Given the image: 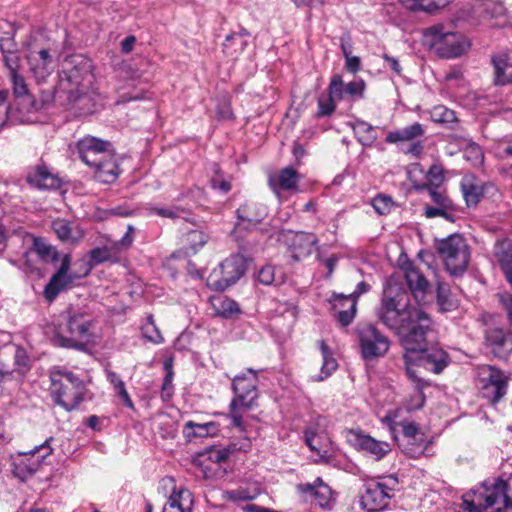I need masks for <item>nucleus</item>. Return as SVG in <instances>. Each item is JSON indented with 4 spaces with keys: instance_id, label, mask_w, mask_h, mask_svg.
I'll return each mask as SVG.
<instances>
[{
    "instance_id": "obj_50",
    "label": "nucleus",
    "mask_w": 512,
    "mask_h": 512,
    "mask_svg": "<svg viewBox=\"0 0 512 512\" xmlns=\"http://www.w3.org/2000/svg\"><path fill=\"white\" fill-rule=\"evenodd\" d=\"M134 234L135 228L132 225H128L124 236L120 240L114 242L112 248L118 252L129 249L134 241Z\"/></svg>"
},
{
    "instance_id": "obj_9",
    "label": "nucleus",
    "mask_w": 512,
    "mask_h": 512,
    "mask_svg": "<svg viewBox=\"0 0 512 512\" xmlns=\"http://www.w3.org/2000/svg\"><path fill=\"white\" fill-rule=\"evenodd\" d=\"M426 43L444 58H454L465 53L470 44L459 33L444 32L443 26H432L424 32Z\"/></svg>"
},
{
    "instance_id": "obj_16",
    "label": "nucleus",
    "mask_w": 512,
    "mask_h": 512,
    "mask_svg": "<svg viewBox=\"0 0 512 512\" xmlns=\"http://www.w3.org/2000/svg\"><path fill=\"white\" fill-rule=\"evenodd\" d=\"M349 441L358 450L368 454L376 461L382 460L392 450L390 443L379 441L361 431H351Z\"/></svg>"
},
{
    "instance_id": "obj_34",
    "label": "nucleus",
    "mask_w": 512,
    "mask_h": 512,
    "mask_svg": "<svg viewBox=\"0 0 512 512\" xmlns=\"http://www.w3.org/2000/svg\"><path fill=\"white\" fill-rule=\"evenodd\" d=\"M210 302L215 313L221 317L230 318L240 313L238 303L227 296L212 297Z\"/></svg>"
},
{
    "instance_id": "obj_6",
    "label": "nucleus",
    "mask_w": 512,
    "mask_h": 512,
    "mask_svg": "<svg viewBox=\"0 0 512 512\" xmlns=\"http://www.w3.org/2000/svg\"><path fill=\"white\" fill-rule=\"evenodd\" d=\"M53 440V437H49L32 450L11 454L9 462L12 474L20 481L25 482L43 470L45 466L51 465L53 454L51 442Z\"/></svg>"
},
{
    "instance_id": "obj_22",
    "label": "nucleus",
    "mask_w": 512,
    "mask_h": 512,
    "mask_svg": "<svg viewBox=\"0 0 512 512\" xmlns=\"http://www.w3.org/2000/svg\"><path fill=\"white\" fill-rule=\"evenodd\" d=\"M301 176L295 168L288 166L279 171L278 174L269 176V186L275 194H279L281 190H296Z\"/></svg>"
},
{
    "instance_id": "obj_14",
    "label": "nucleus",
    "mask_w": 512,
    "mask_h": 512,
    "mask_svg": "<svg viewBox=\"0 0 512 512\" xmlns=\"http://www.w3.org/2000/svg\"><path fill=\"white\" fill-rule=\"evenodd\" d=\"M111 150L110 142L93 136H85L77 143L79 157L89 167L99 165V161L103 160V157L110 156Z\"/></svg>"
},
{
    "instance_id": "obj_3",
    "label": "nucleus",
    "mask_w": 512,
    "mask_h": 512,
    "mask_svg": "<svg viewBox=\"0 0 512 512\" xmlns=\"http://www.w3.org/2000/svg\"><path fill=\"white\" fill-rule=\"evenodd\" d=\"M463 512H512V498L509 485L502 478L485 480L477 489L463 495Z\"/></svg>"
},
{
    "instance_id": "obj_5",
    "label": "nucleus",
    "mask_w": 512,
    "mask_h": 512,
    "mask_svg": "<svg viewBox=\"0 0 512 512\" xmlns=\"http://www.w3.org/2000/svg\"><path fill=\"white\" fill-rule=\"evenodd\" d=\"M257 383V372L253 369L235 376L232 381L235 397L230 403L229 417L232 425L242 432L245 431L242 414L250 410L258 398Z\"/></svg>"
},
{
    "instance_id": "obj_19",
    "label": "nucleus",
    "mask_w": 512,
    "mask_h": 512,
    "mask_svg": "<svg viewBox=\"0 0 512 512\" xmlns=\"http://www.w3.org/2000/svg\"><path fill=\"white\" fill-rule=\"evenodd\" d=\"M330 303L334 311L336 320L342 327H347L352 323L357 312V303L353 297L341 293H333Z\"/></svg>"
},
{
    "instance_id": "obj_30",
    "label": "nucleus",
    "mask_w": 512,
    "mask_h": 512,
    "mask_svg": "<svg viewBox=\"0 0 512 512\" xmlns=\"http://www.w3.org/2000/svg\"><path fill=\"white\" fill-rule=\"evenodd\" d=\"M192 505V494L186 489H181L169 497L163 512H191Z\"/></svg>"
},
{
    "instance_id": "obj_64",
    "label": "nucleus",
    "mask_w": 512,
    "mask_h": 512,
    "mask_svg": "<svg viewBox=\"0 0 512 512\" xmlns=\"http://www.w3.org/2000/svg\"><path fill=\"white\" fill-rule=\"evenodd\" d=\"M365 88V83L362 80L351 81L346 85V93L351 96H362Z\"/></svg>"
},
{
    "instance_id": "obj_15",
    "label": "nucleus",
    "mask_w": 512,
    "mask_h": 512,
    "mask_svg": "<svg viewBox=\"0 0 512 512\" xmlns=\"http://www.w3.org/2000/svg\"><path fill=\"white\" fill-rule=\"evenodd\" d=\"M26 60L38 84L46 82L55 69L54 58L49 49L31 50L26 55Z\"/></svg>"
},
{
    "instance_id": "obj_51",
    "label": "nucleus",
    "mask_w": 512,
    "mask_h": 512,
    "mask_svg": "<svg viewBox=\"0 0 512 512\" xmlns=\"http://www.w3.org/2000/svg\"><path fill=\"white\" fill-rule=\"evenodd\" d=\"M443 179L442 168L437 165H433L427 172L428 183L424 184L422 188L425 189L427 186L438 187L443 182Z\"/></svg>"
},
{
    "instance_id": "obj_11",
    "label": "nucleus",
    "mask_w": 512,
    "mask_h": 512,
    "mask_svg": "<svg viewBox=\"0 0 512 512\" xmlns=\"http://www.w3.org/2000/svg\"><path fill=\"white\" fill-rule=\"evenodd\" d=\"M246 270L245 261L240 255L226 258L208 275L206 284L215 291H224L235 284Z\"/></svg>"
},
{
    "instance_id": "obj_54",
    "label": "nucleus",
    "mask_w": 512,
    "mask_h": 512,
    "mask_svg": "<svg viewBox=\"0 0 512 512\" xmlns=\"http://www.w3.org/2000/svg\"><path fill=\"white\" fill-rule=\"evenodd\" d=\"M183 212V210L179 207H151L149 208L150 214H155L160 217L164 218H176L180 216V213Z\"/></svg>"
},
{
    "instance_id": "obj_48",
    "label": "nucleus",
    "mask_w": 512,
    "mask_h": 512,
    "mask_svg": "<svg viewBox=\"0 0 512 512\" xmlns=\"http://www.w3.org/2000/svg\"><path fill=\"white\" fill-rule=\"evenodd\" d=\"M372 206L379 215H387L394 207V202L390 196L380 194L373 198Z\"/></svg>"
},
{
    "instance_id": "obj_8",
    "label": "nucleus",
    "mask_w": 512,
    "mask_h": 512,
    "mask_svg": "<svg viewBox=\"0 0 512 512\" xmlns=\"http://www.w3.org/2000/svg\"><path fill=\"white\" fill-rule=\"evenodd\" d=\"M436 250L451 275L463 274L470 261V247L460 234H452L437 241Z\"/></svg>"
},
{
    "instance_id": "obj_21",
    "label": "nucleus",
    "mask_w": 512,
    "mask_h": 512,
    "mask_svg": "<svg viewBox=\"0 0 512 512\" xmlns=\"http://www.w3.org/2000/svg\"><path fill=\"white\" fill-rule=\"evenodd\" d=\"M485 345L498 358L505 359L512 352V339L503 329L491 328L486 331Z\"/></svg>"
},
{
    "instance_id": "obj_56",
    "label": "nucleus",
    "mask_w": 512,
    "mask_h": 512,
    "mask_svg": "<svg viewBox=\"0 0 512 512\" xmlns=\"http://www.w3.org/2000/svg\"><path fill=\"white\" fill-rule=\"evenodd\" d=\"M437 301L440 308L444 311L451 310L453 306L452 301L449 299L448 289L442 284H438L437 287Z\"/></svg>"
},
{
    "instance_id": "obj_46",
    "label": "nucleus",
    "mask_w": 512,
    "mask_h": 512,
    "mask_svg": "<svg viewBox=\"0 0 512 512\" xmlns=\"http://www.w3.org/2000/svg\"><path fill=\"white\" fill-rule=\"evenodd\" d=\"M336 102L329 95H322L318 98V110L315 114L317 118L330 116L336 109Z\"/></svg>"
},
{
    "instance_id": "obj_38",
    "label": "nucleus",
    "mask_w": 512,
    "mask_h": 512,
    "mask_svg": "<svg viewBox=\"0 0 512 512\" xmlns=\"http://www.w3.org/2000/svg\"><path fill=\"white\" fill-rule=\"evenodd\" d=\"M184 429L187 437H207L215 435L218 426L215 422L196 423L188 421L185 423Z\"/></svg>"
},
{
    "instance_id": "obj_55",
    "label": "nucleus",
    "mask_w": 512,
    "mask_h": 512,
    "mask_svg": "<svg viewBox=\"0 0 512 512\" xmlns=\"http://www.w3.org/2000/svg\"><path fill=\"white\" fill-rule=\"evenodd\" d=\"M438 187H430L427 186V190L429 192V195L432 199V201L437 206H443V207H452V202L449 198L446 197L445 194H443L441 191L437 189Z\"/></svg>"
},
{
    "instance_id": "obj_13",
    "label": "nucleus",
    "mask_w": 512,
    "mask_h": 512,
    "mask_svg": "<svg viewBox=\"0 0 512 512\" xmlns=\"http://www.w3.org/2000/svg\"><path fill=\"white\" fill-rule=\"evenodd\" d=\"M357 337L361 355L365 360L383 357L389 350L390 341L371 324H363L357 327Z\"/></svg>"
},
{
    "instance_id": "obj_1",
    "label": "nucleus",
    "mask_w": 512,
    "mask_h": 512,
    "mask_svg": "<svg viewBox=\"0 0 512 512\" xmlns=\"http://www.w3.org/2000/svg\"><path fill=\"white\" fill-rule=\"evenodd\" d=\"M407 299V293L400 288L387 287L377 317L399 336L406 373L408 368L418 373L420 368L441 373L450 362L449 355L438 345L427 346L432 319L421 306L412 305Z\"/></svg>"
},
{
    "instance_id": "obj_27",
    "label": "nucleus",
    "mask_w": 512,
    "mask_h": 512,
    "mask_svg": "<svg viewBox=\"0 0 512 512\" xmlns=\"http://www.w3.org/2000/svg\"><path fill=\"white\" fill-rule=\"evenodd\" d=\"M425 133L424 127L422 124L415 122L409 126H405L401 129H397L394 131H390L385 141L387 143L397 144L400 142H411L417 140L422 137Z\"/></svg>"
},
{
    "instance_id": "obj_23",
    "label": "nucleus",
    "mask_w": 512,
    "mask_h": 512,
    "mask_svg": "<svg viewBox=\"0 0 512 512\" xmlns=\"http://www.w3.org/2000/svg\"><path fill=\"white\" fill-rule=\"evenodd\" d=\"M399 425L402 429L403 440L406 442L405 445L411 446L405 448L406 453L411 457H417L422 454L424 451V446L422 445L423 434L419 428L414 423L407 421H403Z\"/></svg>"
},
{
    "instance_id": "obj_25",
    "label": "nucleus",
    "mask_w": 512,
    "mask_h": 512,
    "mask_svg": "<svg viewBox=\"0 0 512 512\" xmlns=\"http://www.w3.org/2000/svg\"><path fill=\"white\" fill-rule=\"evenodd\" d=\"M407 284L418 301H422L428 288V281L423 274L413 265L408 264L404 268Z\"/></svg>"
},
{
    "instance_id": "obj_32",
    "label": "nucleus",
    "mask_w": 512,
    "mask_h": 512,
    "mask_svg": "<svg viewBox=\"0 0 512 512\" xmlns=\"http://www.w3.org/2000/svg\"><path fill=\"white\" fill-rule=\"evenodd\" d=\"M34 254L46 263H55L59 260V253L56 248L40 238L34 239L33 246L25 253V257L28 259Z\"/></svg>"
},
{
    "instance_id": "obj_2",
    "label": "nucleus",
    "mask_w": 512,
    "mask_h": 512,
    "mask_svg": "<svg viewBox=\"0 0 512 512\" xmlns=\"http://www.w3.org/2000/svg\"><path fill=\"white\" fill-rule=\"evenodd\" d=\"M98 320L87 307H71L65 315V323L60 325L55 342L66 348L81 350L96 335Z\"/></svg>"
},
{
    "instance_id": "obj_43",
    "label": "nucleus",
    "mask_w": 512,
    "mask_h": 512,
    "mask_svg": "<svg viewBox=\"0 0 512 512\" xmlns=\"http://www.w3.org/2000/svg\"><path fill=\"white\" fill-rule=\"evenodd\" d=\"M9 76L13 94L17 98L26 97L29 95L28 85L23 75L19 72L12 73Z\"/></svg>"
},
{
    "instance_id": "obj_37",
    "label": "nucleus",
    "mask_w": 512,
    "mask_h": 512,
    "mask_svg": "<svg viewBox=\"0 0 512 512\" xmlns=\"http://www.w3.org/2000/svg\"><path fill=\"white\" fill-rule=\"evenodd\" d=\"M0 28L5 29V36H0V50L2 55L9 53H16L17 44L15 42V27L11 22L1 19Z\"/></svg>"
},
{
    "instance_id": "obj_18",
    "label": "nucleus",
    "mask_w": 512,
    "mask_h": 512,
    "mask_svg": "<svg viewBox=\"0 0 512 512\" xmlns=\"http://www.w3.org/2000/svg\"><path fill=\"white\" fill-rule=\"evenodd\" d=\"M236 227L250 230L260 224L267 216L266 207L256 202H245L236 211Z\"/></svg>"
},
{
    "instance_id": "obj_24",
    "label": "nucleus",
    "mask_w": 512,
    "mask_h": 512,
    "mask_svg": "<svg viewBox=\"0 0 512 512\" xmlns=\"http://www.w3.org/2000/svg\"><path fill=\"white\" fill-rule=\"evenodd\" d=\"M27 180L32 186L39 189H57L61 185V180L45 166H38L30 172Z\"/></svg>"
},
{
    "instance_id": "obj_28",
    "label": "nucleus",
    "mask_w": 512,
    "mask_h": 512,
    "mask_svg": "<svg viewBox=\"0 0 512 512\" xmlns=\"http://www.w3.org/2000/svg\"><path fill=\"white\" fill-rule=\"evenodd\" d=\"M52 229L61 241L68 243L77 242L84 235L78 226H73L68 220L62 218L52 222Z\"/></svg>"
},
{
    "instance_id": "obj_26",
    "label": "nucleus",
    "mask_w": 512,
    "mask_h": 512,
    "mask_svg": "<svg viewBox=\"0 0 512 512\" xmlns=\"http://www.w3.org/2000/svg\"><path fill=\"white\" fill-rule=\"evenodd\" d=\"M406 374L408 378L414 383L415 392L413 395H411L410 399L406 401L405 408L408 411L418 410L424 405L425 395L423 393V389L429 384L418 375L416 370L412 368H408V373Z\"/></svg>"
},
{
    "instance_id": "obj_42",
    "label": "nucleus",
    "mask_w": 512,
    "mask_h": 512,
    "mask_svg": "<svg viewBox=\"0 0 512 512\" xmlns=\"http://www.w3.org/2000/svg\"><path fill=\"white\" fill-rule=\"evenodd\" d=\"M141 331L144 338L155 344H160L164 340L159 328L155 324L152 314L146 317V322L142 325Z\"/></svg>"
},
{
    "instance_id": "obj_59",
    "label": "nucleus",
    "mask_w": 512,
    "mask_h": 512,
    "mask_svg": "<svg viewBox=\"0 0 512 512\" xmlns=\"http://www.w3.org/2000/svg\"><path fill=\"white\" fill-rule=\"evenodd\" d=\"M188 241L190 244V248L196 251L198 248L202 247L207 242V236L200 231H191L188 234Z\"/></svg>"
},
{
    "instance_id": "obj_12",
    "label": "nucleus",
    "mask_w": 512,
    "mask_h": 512,
    "mask_svg": "<svg viewBox=\"0 0 512 512\" xmlns=\"http://www.w3.org/2000/svg\"><path fill=\"white\" fill-rule=\"evenodd\" d=\"M478 381L482 396L492 404L499 402L507 393L508 376L493 366H480Z\"/></svg>"
},
{
    "instance_id": "obj_49",
    "label": "nucleus",
    "mask_w": 512,
    "mask_h": 512,
    "mask_svg": "<svg viewBox=\"0 0 512 512\" xmlns=\"http://www.w3.org/2000/svg\"><path fill=\"white\" fill-rule=\"evenodd\" d=\"M345 92L346 86H344L341 76H333L328 87V95L335 101H339L343 98Z\"/></svg>"
},
{
    "instance_id": "obj_41",
    "label": "nucleus",
    "mask_w": 512,
    "mask_h": 512,
    "mask_svg": "<svg viewBox=\"0 0 512 512\" xmlns=\"http://www.w3.org/2000/svg\"><path fill=\"white\" fill-rule=\"evenodd\" d=\"M430 116L432 121L447 125L450 128L458 122L455 112L443 105L433 107Z\"/></svg>"
},
{
    "instance_id": "obj_39",
    "label": "nucleus",
    "mask_w": 512,
    "mask_h": 512,
    "mask_svg": "<svg viewBox=\"0 0 512 512\" xmlns=\"http://www.w3.org/2000/svg\"><path fill=\"white\" fill-rule=\"evenodd\" d=\"M352 127L358 141L363 145H370L377 139L374 127L365 121L357 120Z\"/></svg>"
},
{
    "instance_id": "obj_45",
    "label": "nucleus",
    "mask_w": 512,
    "mask_h": 512,
    "mask_svg": "<svg viewBox=\"0 0 512 512\" xmlns=\"http://www.w3.org/2000/svg\"><path fill=\"white\" fill-rule=\"evenodd\" d=\"M330 498L331 489L322 481L321 478H318V490L315 492L311 502L321 508H324L329 504Z\"/></svg>"
},
{
    "instance_id": "obj_40",
    "label": "nucleus",
    "mask_w": 512,
    "mask_h": 512,
    "mask_svg": "<svg viewBox=\"0 0 512 512\" xmlns=\"http://www.w3.org/2000/svg\"><path fill=\"white\" fill-rule=\"evenodd\" d=\"M247 45L248 41L243 38V34L232 33L226 36L223 49L227 55L236 57L244 51Z\"/></svg>"
},
{
    "instance_id": "obj_4",
    "label": "nucleus",
    "mask_w": 512,
    "mask_h": 512,
    "mask_svg": "<svg viewBox=\"0 0 512 512\" xmlns=\"http://www.w3.org/2000/svg\"><path fill=\"white\" fill-rule=\"evenodd\" d=\"M50 393L55 404L65 411L76 410L84 400L85 383L70 371L55 369L50 374Z\"/></svg>"
},
{
    "instance_id": "obj_7",
    "label": "nucleus",
    "mask_w": 512,
    "mask_h": 512,
    "mask_svg": "<svg viewBox=\"0 0 512 512\" xmlns=\"http://www.w3.org/2000/svg\"><path fill=\"white\" fill-rule=\"evenodd\" d=\"M91 71V60L82 54H73L64 59L59 74V88L68 95L70 102L77 101L85 93L83 81Z\"/></svg>"
},
{
    "instance_id": "obj_63",
    "label": "nucleus",
    "mask_w": 512,
    "mask_h": 512,
    "mask_svg": "<svg viewBox=\"0 0 512 512\" xmlns=\"http://www.w3.org/2000/svg\"><path fill=\"white\" fill-rule=\"evenodd\" d=\"M114 391L117 394V396L121 399L123 405H125L127 408L131 410H134L135 406L125 387V383L117 388H114Z\"/></svg>"
},
{
    "instance_id": "obj_61",
    "label": "nucleus",
    "mask_w": 512,
    "mask_h": 512,
    "mask_svg": "<svg viewBox=\"0 0 512 512\" xmlns=\"http://www.w3.org/2000/svg\"><path fill=\"white\" fill-rule=\"evenodd\" d=\"M403 6L407 9L416 11L422 10L426 12L431 11V5H429V0H399Z\"/></svg>"
},
{
    "instance_id": "obj_58",
    "label": "nucleus",
    "mask_w": 512,
    "mask_h": 512,
    "mask_svg": "<svg viewBox=\"0 0 512 512\" xmlns=\"http://www.w3.org/2000/svg\"><path fill=\"white\" fill-rule=\"evenodd\" d=\"M3 61L5 67L8 69V75L19 72L20 68V56L18 52L9 53L3 55Z\"/></svg>"
},
{
    "instance_id": "obj_62",
    "label": "nucleus",
    "mask_w": 512,
    "mask_h": 512,
    "mask_svg": "<svg viewBox=\"0 0 512 512\" xmlns=\"http://www.w3.org/2000/svg\"><path fill=\"white\" fill-rule=\"evenodd\" d=\"M7 90H0V127H2L8 119L9 105L7 103Z\"/></svg>"
},
{
    "instance_id": "obj_60",
    "label": "nucleus",
    "mask_w": 512,
    "mask_h": 512,
    "mask_svg": "<svg viewBox=\"0 0 512 512\" xmlns=\"http://www.w3.org/2000/svg\"><path fill=\"white\" fill-rule=\"evenodd\" d=\"M318 490V478L313 483H302L297 485V491L305 496V499L312 501L315 492Z\"/></svg>"
},
{
    "instance_id": "obj_17",
    "label": "nucleus",
    "mask_w": 512,
    "mask_h": 512,
    "mask_svg": "<svg viewBox=\"0 0 512 512\" xmlns=\"http://www.w3.org/2000/svg\"><path fill=\"white\" fill-rule=\"evenodd\" d=\"M69 268L70 258L68 255H64L61 266L51 277L43 291L45 299L49 302H52L62 290L70 287L79 278L74 274H69Z\"/></svg>"
},
{
    "instance_id": "obj_44",
    "label": "nucleus",
    "mask_w": 512,
    "mask_h": 512,
    "mask_svg": "<svg viewBox=\"0 0 512 512\" xmlns=\"http://www.w3.org/2000/svg\"><path fill=\"white\" fill-rule=\"evenodd\" d=\"M164 368L167 371V373H166V376H165L163 384H162L161 398L164 401H168L171 399V397L173 395V391H174L173 383H172L174 372L172 370L171 363L168 361H166L164 363Z\"/></svg>"
},
{
    "instance_id": "obj_57",
    "label": "nucleus",
    "mask_w": 512,
    "mask_h": 512,
    "mask_svg": "<svg viewBox=\"0 0 512 512\" xmlns=\"http://www.w3.org/2000/svg\"><path fill=\"white\" fill-rule=\"evenodd\" d=\"M258 280L264 285H272L275 283V268L272 265L263 266L258 272Z\"/></svg>"
},
{
    "instance_id": "obj_47",
    "label": "nucleus",
    "mask_w": 512,
    "mask_h": 512,
    "mask_svg": "<svg viewBox=\"0 0 512 512\" xmlns=\"http://www.w3.org/2000/svg\"><path fill=\"white\" fill-rule=\"evenodd\" d=\"M201 456H206L207 460L213 463L221 464L229 458L230 450L225 447H210Z\"/></svg>"
},
{
    "instance_id": "obj_20",
    "label": "nucleus",
    "mask_w": 512,
    "mask_h": 512,
    "mask_svg": "<svg viewBox=\"0 0 512 512\" xmlns=\"http://www.w3.org/2000/svg\"><path fill=\"white\" fill-rule=\"evenodd\" d=\"M289 252L295 262L302 261L310 256L318 243V238L312 233H292L289 239Z\"/></svg>"
},
{
    "instance_id": "obj_31",
    "label": "nucleus",
    "mask_w": 512,
    "mask_h": 512,
    "mask_svg": "<svg viewBox=\"0 0 512 512\" xmlns=\"http://www.w3.org/2000/svg\"><path fill=\"white\" fill-rule=\"evenodd\" d=\"M95 171L96 177L105 183L113 182L119 175V167L114 159L113 149L110 151L109 157H103L99 161V165L91 167Z\"/></svg>"
},
{
    "instance_id": "obj_35",
    "label": "nucleus",
    "mask_w": 512,
    "mask_h": 512,
    "mask_svg": "<svg viewBox=\"0 0 512 512\" xmlns=\"http://www.w3.org/2000/svg\"><path fill=\"white\" fill-rule=\"evenodd\" d=\"M495 255L512 286V244L507 241L501 242L496 248Z\"/></svg>"
},
{
    "instance_id": "obj_52",
    "label": "nucleus",
    "mask_w": 512,
    "mask_h": 512,
    "mask_svg": "<svg viewBox=\"0 0 512 512\" xmlns=\"http://www.w3.org/2000/svg\"><path fill=\"white\" fill-rule=\"evenodd\" d=\"M452 207H443V206H426L424 209V215L427 218H434V217H443L449 221H453V216L449 213V210Z\"/></svg>"
},
{
    "instance_id": "obj_10",
    "label": "nucleus",
    "mask_w": 512,
    "mask_h": 512,
    "mask_svg": "<svg viewBox=\"0 0 512 512\" xmlns=\"http://www.w3.org/2000/svg\"><path fill=\"white\" fill-rule=\"evenodd\" d=\"M398 479L393 475L370 480L365 484V492L361 496V504L368 512L384 510L394 496L398 487Z\"/></svg>"
},
{
    "instance_id": "obj_36",
    "label": "nucleus",
    "mask_w": 512,
    "mask_h": 512,
    "mask_svg": "<svg viewBox=\"0 0 512 512\" xmlns=\"http://www.w3.org/2000/svg\"><path fill=\"white\" fill-rule=\"evenodd\" d=\"M319 347L322 356V366L321 374L319 376L313 377L315 381H322L328 378L338 367V364L333 357L329 347L323 340L319 341Z\"/></svg>"
},
{
    "instance_id": "obj_33",
    "label": "nucleus",
    "mask_w": 512,
    "mask_h": 512,
    "mask_svg": "<svg viewBox=\"0 0 512 512\" xmlns=\"http://www.w3.org/2000/svg\"><path fill=\"white\" fill-rule=\"evenodd\" d=\"M461 191L468 206H475L483 196V187L473 176H466L461 181Z\"/></svg>"
},
{
    "instance_id": "obj_53",
    "label": "nucleus",
    "mask_w": 512,
    "mask_h": 512,
    "mask_svg": "<svg viewBox=\"0 0 512 512\" xmlns=\"http://www.w3.org/2000/svg\"><path fill=\"white\" fill-rule=\"evenodd\" d=\"M112 249L108 246L93 249L90 252L91 260L96 264L111 260Z\"/></svg>"
},
{
    "instance_id": "obj_29",
    "label": "nucleus",
    "mask_w": 512,
    "mask_h": 512,
    "mask_svg": "<svg viewBox=\"0 0 512 512\" xmlns=\"http://www.w3.org/2000/svg\"><path fill=\"white\" fill-rule=\"evenodd\" d=\"M495 70V83L497 85H506L512 82V56L499 54L492 58Z\"/></svg>"
}]
</instances>
